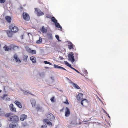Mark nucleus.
<instances>
[{
	"instance_id": "nucleus-1",
	"label": "nucleus",
	"mask_w": 128,
	"mask_h": 128,
	"mask_svg": "<svg viewBox=\"0 0 128 128\" xmlns=\"http://www.w3.org/2000/svg\"><path fill=\"white\" fill-rule=\"evenodd\" d=\"M8 120L9 121H13L15 122H17L18 120V117L16 116H14L9 117Z\"/></svg>"
},
{
	"instance_id": "nucleus-2",
	"label": "nucleus",
	"mask_w": 128,
	"mask_h": 128,
	"mask_svg": "<svg viewBox=\"0 0 128 128\" xmlns=\"http://www.w3.org/2000/svg\"><path fill=\"white\" fill-rule=\"evenodd\" d=\"M74 54L72 52H70L68 54V57L70 59L72 62H73L74 60Z\"/></svg>"
},
{
	"instance_id": "nucleus-3",
	"label": "nucleus",
	"mask_w": 128,
	"mask_h": 128,
	"mask_svg": "<svg viewBox=\"0 0 128 128\" xmlns=\"http://www.w3.org/2000/svg\"><path fill=\"white\" fill-rule=\"evenodd\" d=\"M9 28L11 30V31L14 32H16L18 30V28L15 26H9Z\"/></svg>"
},
{
	"instance_id": "nucleus-4",
	"label": "nucleus",
	"mask_w": 128,
	"mask_h": 128,
	"mask_svg": "<svg viewBox=\"0 0 128 128\" xmlns=\"http://www.w3.org/2000/svg\"><path fill=\"white\" fill-rule=\"evenodd\" d=\"M10 128H18V126L17 123L15 122H12L9 125Z\"/></svg>"
},
{
	"instance_id": "nucleus-5",
	"label": "nucleus",
	"mask_w": 128,
	"mask_h": 128,
	"mask_svg": "<svg viewBox=\"0 0 128 128\" xmlns=\"http://www.w3.org/2000/svg\"><path fill=\"white\" fill-rule=\"evenodd\" d=\"M88 100L86 99H84L82 100L81 102V104L82 106H86L88 105Z\"/></svg>"
},
{
	"instance_id": "nucleus-6",
	"label": "nucleus",
	"mask_w": 128,
	"mask_h": 128,
	"mask_svg": "<svg viewBox=\"0 0 128 128\" xmlns=\"http://www.w3.org/2000/svg\"><path fill=\"white\" fill-rule=\"evenodd\" d=\"M24 19L28 21L30 19L29 15L26 13H24L22 14Z\"/></svg>"
},
{
	"instance_id": "nucleus-7",
	"label": "nucleus",
	"mask_w": 128,
	"mask_h": 128,
	"mask_svg": "<svg viewBox=\"0 0 128 128\" xmlns=\"http://www.w3.org/2000/svg\"><path fill=\"white\" fill-rule=\"evenodd\" d=\"M26 51L29 53L32 54H36V51L35 50H31L28 46H26Z\"/></svg>"
},
{
	"instance_id": "nucleus-8",
	"label": "nucleus",
	"mask_w": 128,
	"mask_h": 128,
	"mask_svg": "<svg viewBox=\"0 0 128 128\" xmlns=\"http://www.w3.org/2000/svg\"><path fill=\"white\" fill-rule=\"evenodd\" d=\"M47 116L48 118L51 121H53L55 118L53 115L51 113L47 115Z\"/></svg>"
},
{
	"instance_id": "nucleus-9",
	"label": "nucleus",
	"mask_w": 128,
	"mask_h": 128,
	"mask_svg": "<svg viewBox=\"0 0 128 128\" xmlns=\"http://www.w3.org/2000/svg\"><path fill=\"white\" fill-rule=\"evenodd\" d=\"M14 58L16 62L18 64L21 62V61L18 58V56L16 54H15L14 56Z\"/></svg>"
},
{
	"instance_id": "nucleus-10",
	"label": "nucleus",
	"mask_w": 128,
	"mask_h": 128,
	"mask_svg": "<svg viewBox=\"0 0 128 128\" xmlns=\"http://www.w3.org/2000/svg\"><path fill=\"white\" fill-rule=\"evenodd\" d=\"M35 12H37V15L38 16H40L44 14V13L39 9L36 8H35Z\"/></svg>"
},
{
	"instance_id": "nucleus-11",
	"label": "nucleus",
	"mask_w": 128,
	"mask_h": 128,
	"mask_svg": "<svg viewBox=\"0 0 128 128\" xmlns=\"http://www.w3.org/2000/svg\"><path fill=\"white\" fill-rule=\"evenodd\" d=\"M70 114V112L68 108L66 107L65 110V116L66 117H68Z\"/></svg>"
},
{
	"instance_id": "nucleus-12",
	"label": "nucleus",
	"mask_w": 128,
	"mask_h": 128,
	"mask_svg": "<svg viewBox=\"0 0 128 128\" xmlns=\"http://www.w3.org/2000/svg\"><path fill=\"white\" fill-rule=\"evenodd\" d=\"M54 68H56L60 69L61 70H64L66 71V70L64 68L57 65L54 64Z\"/></svg>"
},
{
	"instance_id": "nucleus-13",
	"label": "nucleus",
	"mask_w": 128,
	"mask_h": 128,
	"mask_svg": "<svg viewBox=\"0 0 128 128\" xmlns=\"http://www.w3.org/2000/svg\"><path fill=\"white\" fill-rule=\"evenodd\" d=\"M68 43V48L70 50L73 48L74 45L71 42H70L68 41H67Z\"/></svg>"
},
{
	"instance_id": "nucleus-14",
	"label": "nucleus",
	"mask_w": 128,
	"mask_h": 128,
	"mask_svg": "<svg viewBox=\"0 0 128 128\" xmlns=\"http://www.w3.org/2000/svg\"><path fill=\"white\" fill-rule=\"evenodd\" d=\"M40 30L43 33H46L47 32V29L44 26L42 27V28L40 29Z\"/></svg>"
},
{
	"instance_id": "nucleus-15",
	"label": "nucleus",
	"mask_w": 128,
	"mask_h": 128,
	"mask_svg": "<svg viewBox=\"0 0 128 128\" xmlns=\"http://www.w3.org/2000/svg\"><path fill=\"white\" fill-rule=\"evenodd\" d=\"M9 107L10 110L12 111H16V108L14 107V105L13 104H10V105Z\"/></svg>"
},
{
	"instance_id": "nucleus-16",
	"label": "nucleus",
	"mask_w": 128,
	"mask_h": 128,
	"mask_svg": "<svg viewBox=\"0 0 128 128\" xmlns=\"http://www.w3.org/2000/svg\"><path fill=\"white\" fill-rule=\"evenodd\" d=\"M6 33L8 36L9 37H11L12 35V32L11 31L6 30Z\"/></svg>"
},
{
	"instance_id": "nucleus-17",
	"label": "nucleus",
	"mask_w": 128,
	"mask_h": 128,
	"mask_svg": "<svg viewBox=\"0 0 128 128\" xmlns=\"http://www.w3.org/2000/svg\"><path fill=\"white\" fill-rule=\"evenodd\" d=\"M27 118V116L24 114H22L21 116L20 120L22 121H23L24 120Z\"/></svg>"
},
{
	"instance_id": "nucleus-18",
	"label": "nucleus",
	"mask_w": 128,
	"mask_h": 128,
	"mask_svg": "<svg viewBox=\"0 0 128 128\" xmlns=\"http://www.w3.org/2000/svg\"><path fill=\"white\" fill-rule=\"evenodd\" d=\"M83 94L81 93H80L78 95L77 99L78 100H81L83 98Z\"/></svg>"
},
{
	"instance_id": "nucleus-19",
	"label": "nucleus",
	"mask_w": 128,
	"mask_h": 128,
	"mask_svg": "<svg viewBox=\"0 0 128 128\" xmlns=\"http://www.w3.org/2000/svg\"><path fill=\"white\" fill-rule=\"evenodd\" d=\"M14 103L19 108H22V104L20 102H18V101H16L14 102Z\"/></svg>"
},
{
	"instance_id": "nucleus-20",
	"label": "nucleus",
	"mask_w": 128,
	"mask_h": 128,
	"mask_svg": "<svg viewBox=\"0 0 128 128\" xmlns=\"http://www.w3.org/2000/svg\"><path fill=\"white\" fill-rule=\"evenodd\" d=\"M30 102L32 104V107H34L35 106L36 103L35 100L33 99H32L30 100Z\"/></svg>"
},
{
	"instance_id": "nucleus-21",
	"label": "nucleus",
	"mask_w": 128,
	"mask_h": 128,
	"mask_svg": "<svg viewBox=\"0 0 128 128\" xmlns=\"http://www.w3.org/2000/svg\"><path fill=\"white\" fill-rule=\"evenodd\" d=\"M44 121L46 122V124L48 125L49 126H50L52 125V122H50L48 119H45L44 120Z\"/></svg>"
},
{
	"instance_id": "nucleus-22",
	"label": "nucleus",
	"mask_w": 128,
	"mask_h": 128,
	"mask_svg": "<svg viewBox=\"0 0 128 128\" xmlns=\"http://www.w3.org/2000/svg\"><path fill=\"white\" fill-rule=\"evenodd\" d=\"M30 60L33 63H35L36 62V59L33 56L30 57Z\"/></svg>"
},
{
	"instance_id": "nucleus-23",
	"label": "nucleus",
	"mask_w": 128,
	"mask_h": 128,
	"mask_svg": "<svg viewBox=\"0 0 128 128\" xmlns=\"http://www.w3.org/2000/svg\"><path fill=\"white\" fill-rule=\"evenodd\" d=\"M55 24L56 27L59 28H60V30L62 29L61 26L60 25V24L58 23L57 22L55 23Z\"/></svg>"
},
{
	"instance_id": "nucleus-24",
	"label": "nucleus",
	"mask_w": 128,
	"mask_h": 128,
	"mask_svg": "<svg viewBox=\"0 0 128 128\" xmlns=\"http://www.w3.org/2000/svg\"><path fill=\"white\" fill-rule=\"evenodd\" d=\"M37 110L38 111H42L44 110V109L38 106L36 108Z\"/></svg>"
},
{
	"instance_id": "nucleus-25",
	"label": "nucleus",
	"mask_w": 128,
	"mask_h": 128,
	"mask_svg": "<svg viewBox=\"0 0 128 128\" xmlns=\"http://www.w3.org/2000/svg\"><path fill=\"white\" fill-rule=\"evenodd\" d=\"M6 20L8 22H11V17L9 16H6Z\"/></svg>"
},
{
	"instance_id": "nucleus-26",
	"label": "nucleus",
	"mask_w": 128,
	"mask_h": 128,
	"mask_svg": "<svg viewBox=\"0 0 128 128\" xmlns=\"http://www.w3.org/2000/svg\"><path fill=\"white\" fill-rule=\"evenodd\" d=\"M52 21L54 23L58 21L54 17H52L51 18Z\"/></svg>"
},
{
	"instance_id": "nucleus-27",
	"label": "nucleus",
	"mask_w": 128,
	"mask_h": 128,
	"mask_svg": "<svg viewBox=\"0 0 128 128\" xmlns=\"http://www.w3.org/2000/svg\"><path fill=\"white\" fill-rule=\"evenodd\" d=\"M47 36L49 39L52 40V36L51 34H47Z\"/></svg>"
},
{
	"instance_id": "nucleus-28",
	"label": "nucleus",
	"mask_w": 128,
	"mask_h": 128,
	"mask_svg": "<svg viewBox=\"0 0 128 128\" xmlns=\"http://www.w3.org/2000/svg\"><path fill=\"white\" fill-rule=\"evenodd\" d=\"M73 86L75 88H76L78 89H79L80 88L75 83L73 84Z\"/></svg>"
},
{
	"instance_id": "nucleus-29",
	"label": "nucleus",
	"mask_w": 128,
	"mask_h": 128,
	"mask_svg": "<svg viewBox=\"0 0 128 128\" xmlns=\"http://www.w3.org/2000/svg\"><path fill=\"white\" fill-rule=\"evenodd\" d=\"M28 57V56L26 55H25L24 57L23 60L25 62H26L27 61V58Z\"/></svg>"
},
{
	"instance_id": "nucleus-30",
	"label": "nucleus",
	"mask_w": 128,
	"mask_h": 128,
	"mask_svg": "<svg viewBox=\"0 0 128 128\" xmlns=\"http://www.w3.org/2000/svg\"><path fill=\"white\" fill-rule=\"evenodd\" d=\"M42 42V38H40L39 40L36 41V43L37 44H40Z\"/></svg>"
},
{
	"instance_id": "nucleus-31",
	"label": "nucleus",
	"mask_w": 128,
	"mask_h": 128,
	"mask_svg": "<svg viewBox=\"0 0 128 128\" xmlns=\"http://www.w3.org/2000/svg\"><path fill=\"white\" fill-rule=\"evenodd\" d=\"M4 48L5 49V50L6 51H8L10 50V48L7 46H5Z\"/></svg>"
},
{
	"instance_id": "nucleus-32",
	"label": "nucleus",
	"mask_w": 128,
	"mask_h": 128,
	"mask_svg": "<svg viewBox=\"0 0 128 128\" xmlns=\"http://www.w3.org/2000/svg\"><path fill=\"white\" fill-rule=\"evenodd\" d=\"M44 64H50V65H52V64L50 63V62H48L46 61H44Z\"/></svg>"
},
{
	"instance_id": "nucleus-33",
	"label": "nucleus",
	"mask_w": 128,
	"mask_h": 128,
	"mask_svg": "<svg viewBox=\"0 0 128 128\" xmlns=\"http://www.w3.org/2000/svg\"><path fill=\"white\" fill-rule=\"evenodd\" d=\"M11 113H9L6 114L5 115V116L6 117H8L10 116L11 115Z\"/></svg>"
},
{
	"instance_id": "nucleus-34",
	"label": "nucleus",
	"mask_w": 128,
	"mask_h": 128,
	"mask_svg": "<svg viewBox=\"0 0 128 128\" xmlns=\"http://www.w3.org/2000/svg\"><path fill=\"white\" fill-rule=\"evenodd\" d=\"M7 94H4V96L2 97V98L3 100H5L6 98L7 97Z\"/></svg>"
},
{
	"instance_id": "nucleus-35",
	"label": "nucleus",
	"mask_w": 128,
	"mask_h": 128,
	"mask_svg": "<svg viewBox=\"0 0 128 128\" xmlns=\"http://www.w3.org/2000/svg\"><path fill=\"white\" fill-rule=\"evenodd\" d=\"M65 64L67 66H70L71 65L67 61H64Z\"/></svg>"
},
{
	"instance_id": "nucleus-36",
	"label": "nucleus",
	"mask_w": 128,
	"mask_h": 128,
	"mask_svg": "<svg viewBox=\"0 0 128 128\" xmlns=\"http://www.w3.org/2000/svg\"><path fill=\"white\" fill-rule=\"evenodd\" d=\"M55 37H56V39L58 40V41L59 42V41H61V40H59V36H58L56 35H55Z\"/></svg>"
},
{
	"instance_id": "nucleus-37",
	"label": "nucleus",
	"mask_w": 128,
	"mask_h": 128,
	"mask_svg": "<svg viewBox=\"0 0 128 128\" xmlns=\"http://www.w3.org/2000/svg\"><path fill=\"white\" fill-rule=\"evenodd\" d=\"M54 97H52L51 98H50V100L51 102H54Z\"/></svg>"
},
{
	"instance_id": "nucleus-38",
	"label": "nucleus",
	"mask_w": 128,
	"mask_h": 128,
	"mask_svg": "<svg viewBox=\"0 0 128 128\" xmlns=\"http://www.w3.org/2000/svg\"><path fill=\"white\" fill-rule=\"evenodd\" d=\"M40 128H47L46 124H45L42 126Z\"/></svg>"
},
{
	"instance_id": "nucleus-39",
	"label": "nucleus",
	"mask_w": 128,
	"mask_h": 128,
	"mask_svg": "<svg viewBox=\"0 0 128 128\" xmlns=\"http://www.w3.org/2000/svg\"><path fill=\"white\" fill-rule=\"evenodd\" d=\"M4 114V112L3 111H0V116H2Z\"/></svg>"
},
{
	"instance_id": "nucleus-40",
	"label": "nucleus",
	"mask_w": 128,
	"mask_h": 128,
	"mask_svg": "<svg viewBox=\"0 0 128 128\" xmlns=\"http://www.w3.org/2000/svg\"><path fill=\"white\" fill-rule=\"evenodd\" d=\"M6 0H0V3H4L5 2Z\"/></svg>"
},
{
	"instance_id": "nucleus-41",
	"label": "nucleus",
	"mask_w": 128,
	"mask_h": 128,
	"mask_svg": "<svg viewBox=\"0 0 128 128\" xmlns=\"http://www.w3.org/2000/svg\"><path fill=\"white\" fill-rule=\"evenodd\" d=\"M83 73L84 74H88V72H87V71L86 70H85L84 71Z\"/></svg>"
},
{
	"instance_id": "nucleus-42",
	"label": "nucleus",
	"mask_w": 128,
	"mask_h": 128,
	"mask_svg": "<svg viewBox=\"0 0 128 128\" xmlns=\"http://www.w3.org/2000/svg\"><path fill=\"white\" fill-rule=\"evenodd\" d=\"M68 81V82L69 83L72 84L73 85V84H74V83L71 80H70Z\"/></svg>"
},
{
	"instance_id": "nucleus-43",
	"label": "nucleus",
	"mask_w": 128,
	"mask_h": 128,
	"mask_svg": "<svg viewBox=\"0 0 128 128\" xmlns=\"http://www.w3.org/2000/svg\"><path fill=\"white\" fill-rule=\"evenodd\" d=\"M5 100L6 101H10V99L9 98L7 97L6 98Z\"/></svg>"
},
{
	"instance_id": "nucleus-44",
	"label": "nucleus",
	"mask_w": 128,
	"mask_h": 128,
	"mask_svg": "<svg viewBox=\"0 0 128 128\" xmlns=\"http://www.w3.org/2000/svg\"><path fill=\"white\" fill-rule=\"evenodd\" d=\"M64 103L68 104H69L67 100H66V102H64Z\"/></svg>"
},
{
	"instance_id": "nucleus-45",
	"label": "nucleus",
	"mask_w": 128,
	"mask_h": 128,
	"mask_svg": "<svg viewBox=\"0 0 128 128\" xmlns=\"http://www.w3.org/2000/svg\"><path fill=\"white\" fill-rule=\"evenodd\" d=\"M74 70L76 71L79 74L80 73V72L77 70H76V69L75 68H74Z\"/></svg>"
},
{
	"instance_id": "nucleus-46",
	"label": "nucleus",
	"mask_w": 128,
	"mask_h": 128,
	"mask_svg": "<svg viewBox=\"0 0 128 128\" xmlns=\"http://www.w3.org/2000/svg\"><path fill=\"white\" fill-rule=\"evenodd\" d=\"M59 58H60L61 60H63L64 59V58L60 56H59Z\"/></svg>"
},
{
	"instance_id": "nucleus-47",
	"label": "nucleus",
	"mask_w": 128,
	"mask_h": 128,
	"mask_svg": "<svg viewBox=\"0 0 128 128\" xmlns=\"http://www.w3.org/2000/svg\"><path fill=\"white\" fill-rule=\"evenodd\" d=\"M70 67V68H71V69H73V70H74V68H73L71 66V65H70V66H69Z\"/></svg>"
},
{
	"instance_id": "nucleus-48",
	"label": "nucleus",
	"mask_w": 128,
	"mask_h": 128,
	"mask_svg": "<svg viewBox=\"0 0 128 128\" xmlns=\"http://www.w3.org/2000/svg\"><path fill=\"white\" fill-rule=\"evenodd\" d=\"M20 38L22 39H23V36L21 35L20 36Z\"/></svg>"
},
{
	"instance_id": "nucleus-49",
	"label": "nucleus",
	"mask_w": 128,
	"mask_h": 128,
	"mask_svg": "<svg viewBox=\"0 0 128 128\" xmlns=\"http://www.w3.org/2000/svg\"><path fill=\"white\" fill-rule=\"evenodd\" d=\"M50 78L53 81L54 80V78L53 77H51Z\"/></svg>"
},
{
	"instance_id": "nucleus-50",
	"label": "nucleus",
	"mask_w": 128,
	"mask_h": 128,
	"mask_svg": "<svg viewBox=\"0 0 128 128\" xmlns=\"http://www.w3.org/2000/svg\"><path fill=\"white\" fill-rule=\"evenodd\" d=\"M103 110L104 111V113H106V114H108L106 113V112L104 109H103Z\"/></svg>"
},
{
	"instance_id": "nucleus-51",
	"label": "nucleus",
	"mask_w": 128,
	"mask_h": 128,
	"mask_svg": "<svg viewBox=\"0 0 128 128\" xmlns=\"http://www.w3.org/2000/svg\"><path fill=\"white\" fill-rule=\"evenodd\" d=\"M45 68V69H48L49 68L48 67H46V66L45 67V68Z\"/></svg>"
},
{
	"instance_id": "nucleus-52",
	"label": "nucleus",
	"mask_w": 128,
	"mask_h": 128,
	"mask_svg": "<svg viewBox=\"0 0 128 128\" xmlns=\"http://www.w3.org/2000/svg\"><path fill=\"white\" fill-rule=\"evenodd\" d=\"M66 78L67 79V80H70L69 78H68L67 77H66Z\"/></svg>"
},
{
	"instance_id": "nucleus-53",
	"label": "nucleus",
	"mask_w": 128,
	"mask_h": 128,
	"mask_svg": "<svg viewBox=\"0 0 128 128\" xmlns=\"http://www.w3.org/2000/svg\"><path fill=\"white\" fill-rule=\"evenodd\" d=\"M22 10V7H20V10L21 11Z\"/></svg>"
},
{
	"instance_id": "nucleus-54",
	"label": "nucleus",
	"mask_w": 128,
	"mask_h": 128,
	"mask_svg": "<svg viewBox=\"0 0 128 128\" xmlns=\"http://www.w3.org/2000/svg\"><path fill=\"white\" fill-rule=\"evenodd\" d=\"M107 114L108 115V117L110 118V116H109V115L108 114Z\"/></svg>"
},
{
	"instance_id": "nucleus-55",
	"label": "nucleus",
	"mask_w": 128,
	"mask_h": 128,
	"mask_svg": "<svg viewBox=\"0 0 128 128\" xmlns=\"http://www.w3.org/2000/svg\"><path fill=\"white\" fill-rule=\"evenodd\" d=\"M2 92V91L0 90V92Z\"/></svg>"
},
{
	"instance_id": "nucleus-56",
	"label": "nucleus",
	"mask_w": 128,
	"mask_h": 128,
	"mask_svg": "<svg viewBox=\"0 0 128 128\" xmlns=\"http://www.w3.org/2000/svg\"><path fill=\"white\" fill-rule=\"evenodd\" d=\"M62 110H63V109L62 110H61L60 111H61Z\"/></svg>"
},
{
	"instance_id": "nucleus-57",
	"label": "nucleus",
	"mask_w": 128,
	"mask_h": 128,
	"mask_svg": "<svg viewBox=\"0 0 128 128\" xmlns=\"http://www.w3.org/2000/svg\"><path fill=\"white\" fill-rule=\"evenodd\" d=\"M76 54H77V53H76Z\"/></svg>"
}]
</instances>
